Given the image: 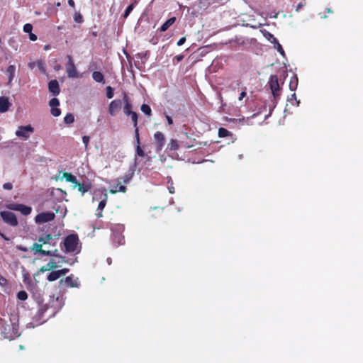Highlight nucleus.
<instances>
[{
	"mask_svg": "<svg viewBox=\"0 0 363 363\" xmlns=\"http://www.w3.org/2000/svg\"><path fill=\"white\" fill-rule=\"evenodd\" d=\"M18 320L15 315L10 317L9 320L0 318L1 325V335L4 339L13 340L20 335Z\"/></svg>",
	"mask_w": 363,
	"mask_h": 363,
	"instance_id": "f257e3e1",
	"label": "nucleus"
},
{
	"mask_svg": "<svg viewBox=\"0 0 363 363\" xmlns=\"http://www.w3.org/2000/svg\"><path fill=\"white\" fill-rule=\"evenodd\" d=\"M79 238L77 235L76 234H70L67 235L64 240V246L65 248V252H72L77 250V247L78 245Z\"/></svg>",
	"mask_w": 363,
	"mask_h": 363,
	"instance_id": "f03ea898",
	"label": "nucleus"
},
{
	"mask_svg": "<svg viewBox=\"0 0 363 363\" xmlns=\"http://www.w3.org/2000/svg\"><path fill=\"white\" fill-rule=\"evenodd\" d=\"M100 199V202L98 205L96 211H102L106 205L108 200V194L106 189H99L96 191L95 196L93 197V200Z\"/></svg>",
	"mask_w": 363,
	"mask_h": 363,
	"instance_id": "7ed1b4c3",
	"label": "nucleus"
},
{
	"mask_svg": "<svg viewBox=\"0 0 363 363\" xmlns=\"http://www.w3.org/2000/svg\"><path fill=\"white\" fill-rule=\"evenodd\" d=\"M30 249L34 251L35 253H39L42 256L60 257L57 249L55 250H45L43 249L42 244L39 242H34Z\"/></svg>",
	"mask_w": 363,
	"mask_h": 363,
	"instance_id": "20e7f679",
	"label": "nucleus"
},
{
	"mask_svg": "<svg viewBox=\"0 0 363 363\" xmlns=\"http://www.w3.org/2000/svg\"><path fill=\"white\" fill-rule=\"evenodd\" d=\"M0 216L4 223L8 225L16 227L18 225V222L16 215L11 211H3L0 212Z\"/></svg>",
	"mask_w": 363,
	"mask_h": 363,
	"instance_id": "39448f33",
	"label": "nucleus"
},
{
	"mask_svg": "<svg viewBox=\"0 0 363 363\" xmlns=\"http://www.w3.org/2000/svg\"><path fill=\"white\" fill-rule=\"evenodd\" d=\"M268 84L274 99H277L280 95V86L279 84L278 77L277 75H272L269 78Z\"/></svg>",
	"mask_w": 363,
	"mask_h": 363,
	"instance_id": "423d86ee",
	"label": "nucleus"
},
{
	"mask_svg": "<svg viewBox=\"0 0 363 363\" xmlns=\"http://www.w3.org/2000/svg\"><path fill=\"white\" fill-rule=\"evenodd\" d=\"M68 60L66 65V72L69 78H77L79 77L78 72L76 69L75 65L71 55H67Z\"/></svg>",
	"mask_w": 363,
	"mask_h": 363,
	"instance_id": "0eeeda50",
	"label": "nucleus"
},
{
	"mask_svg": "<svg viewBox=\"0 0 363 363\" xmlns=\"http://www.w3.org/2000/svg\"><path fill=\"white\" fill-rule=\"evenodd\" d=\"M34 132V128L30 125H21L19 126L18 130L16 131V136L21 138L24 140H27L30 138L31 133Z\"/></svg>",
	"mask_w": 363,
	"mask_h": 363,
	"instance_id": "6e6552de",
	"label": "nucleus"
},
{
	"mask_svg": "<svg viewBox=\"0 0 363 363\" xmlns=\"http://www.w3.org/2000/svg\"><path fill=\"white\" fill-rule=\"evenodd\" d=\"M55 215L52 212H43L38 214L35 218L36 223H45L52 221L55 219Z\"/></svg>",
	"mask_w": 363,
	"mask_h": 363,
	"instance_id": "1a4fd4ad",
	"label": "nucleus"
},
{
	"mask_svg": "<svg viewBox=\"0 0 363 363\" xmlns=\"http://www.w3.org/2000/svg\"><path fill=\"white\" fill-rule=\"evenodd\" d=\"M122 101L121 99L113 100L108 105V112L111 116H115L121 111Z\"/></svg>",
	"mask_w": 363,
	"mask_h": 363,
	"instance_id": "9d476101",
	"label": "nucleus"
},
{
	"mask_svg": "<svg viewBox=\"0 0 363 363\" xmlns=\"http://www.w3.org/2000/svg\"><path fill=\"white\" fill-rule=\"evenodd\" d=\"M154 139L156 144V151L160 152L164 147L165 143V136L162 132L157 131L154 134Z\"/></svg>",
	"mask_w": 363,
	"mask_h": 363,
	"instance_id": "9b49d317",
	"label": "nucleus"
},
{
	"mask_svg": "<svg viewBox=\"0 0 363 363\" xmlns=\"http://www.w3.org/2000/svg\"><path fill=\"white\" fill-rule=\"evenodd\" d=\"M11 210L20 211L23 215L28 216L32 211V208L23 204H11L9 207Z\"/></svg>",
	"mask_w": 363,
	"mask_h": 363,
	"instance_id": "f8f14e48",
	"label": "nucleus"
},
{
	"mask_svg": "<svg viewBox=\"0 0 363 363\" xmlns=\"http://www.w3.org/2000/svg\"><path fill=\"white\" fill-rule=\"evenodd\" d=\"M49 105L51 106L50 112L53 116L57 117L61 114L60 109L57 108L60 105V101L57 98H52L50 101Z\"/></svg>",
	"mask_w": 363,
	"mask_h": 363,
	"instance_id": "ddd939ff",
	"label": "nucleus"
},
{
	"mask_svg": "<svg viewBox=\"0 0 363 363\" xmlns=\"http://www.w3.org/2000/svg\"><path fill=\"white\" fill-rule=\"evenodd\" d=\"M77 279H74L73 274L67 276L65 279H61L60 283L65 284L66 287H79Z\"/></svg>",
	"mask_w": 363,
	"mask_h": 363,
	"instance_id": "4468645a",
	"label": "nucleus"
},
{
	"mask_svg": "<svg viewBox=\"0 0 363 363\" xmlns=\"http://www.w3.org/2000/svg\"><path fill=\"white\" fill-rule=\"evenodd\" d=\"M123 101L124 103L123 112H124L125 115L129 116L133 112L132 111L133 106H132L131 102L129 100V97H128V94L125 92H124L123 94Z\"/></svg>",
	"mask_w": 363,
	"mask_h": 363,
	"instance_id": "2eb2a0df",
	"label": "nucleus"
},
{
	"mask_svg": "<svg viewBox=\"0 0 363 363\" xmlns=\"http://www.w3.org/2000/svg\"><path fill=\"white\" fill-rule=\"evenodd\" d=\"M48 89L54 96H57L60 92L59 83L56 79H53L48 83Z\"/></svg>",
	"mask_w": 363,
	"mask_h": 363,
	"instance_id": "dca6fc26",
	"label": "nucleus"
},
{
	"mask_svg": "<svg viewBox=\"0 0 363 363\" xmlns=\"http://www.w3.org/2000/svg\"><path fill=\"white\" fill-rule=\"evenodd\" d=\"M38 241L40 244H42V245L45 244L55 245V242H52L54 239L52 234H43L38 239Z\"/></svg>",
	"mask_w": 363,
	"mask_h": 363,
	"instance_id": "f3484780",
	"label": "nucleus"
},
{
	"mask_svg": "<svg viewBox=\"0 0 363 363\" xmlns=\"http://www.w3.org/2000/svg\"><path fill=\"white\" fill-rule=\"evenodd\" d=\"M11 106V103L9 101V99L6 96L0 97V112L5 113L6 112Z\"/></svg>",
	"mask_w": 363,
	"mask_h": 363,
	"instance_id": "a211bd4d",
	"label": "nucleus"
},
{
	"mask_svg": "<svg viewBox=\"0 0 363 363\" xmlns=\"http://www.w3.org/2000/svg\"><path fill=\"white\" fill-rule=\"evenodd\" d=\"M58 266L56 263V262L53 259H51L48 263H47L45 265L42 266L40 268L39 272H45L47 271L52 270L55 268H57Z\"/></svg>",
	"mask_w": 363,
	"mask_h": 363,
	"instance_id": "6ab92c4d",
	"label": "nucleus"
},
{
	"mask_svg": "<svg viewBox=\"0 0 363 363\" xmlns=\"http://www.w3.org/2000/svg\"><path fill=\"white\" fill-rule=\"evenodd\" d=\"M75 187H77L79 191L84 194L91 189V184L89 182L79 183L77 182V184H75Z\"/></svg>",
	"mask_w": 363,
	"mask_h": 363,
	"instance_id": "aec40b11",
	"label": "nucleus"
},
{
	"mask_svg": "<svg viewBox=\"0 0 363 363\" xmlns=\"http://www.w3.org/2000/svg\"><path fill=\"white\" fill-rule=\"evenodd\" d=\"M117 180L118 183L114 186V189H110V193L113 194L117 192L125 193L127 190L126 186L121 184V181L119 180V179H118Z\"/></svg>",
	"mask_w": 363,
	"mask_h": 363,
	"instance_id": "412c9836",
	"label": "nucleus"
},
{
	"mask_svg": "<svg viewBox=\"0 0 363 363\" xmlns=\"http://www.w3.org/2000/svg\"><path fill=\"white\" fill-rule=\"evenodd\" d=\"M176 21L175 17H171L168 20H167L160 28V30L161 32L166 31L172 25H173Z\"/></svg>",
	"mask_w": 363,
	"mask_h": 363,
	"instance_id": "4be33fe9",
	"label": "nucleus"
},
{
	"mask_svg": "<svg viewBox=\"0 0 363 363\" xmlns=\"http://www.w3.org/2000/svg\"><path fill=\"white\" fill-rule=\"evenodd\" d=\"M179 147H181L180 142L176 139H171L167 145V149L171 151H176L179 148Z\"/></svg>",
	"mask_w": 363,
	"mask_h": 363,
	"instance_id": "5701e85b",
	"label": "nucleus"
},
{
	"mask_svg": "<svg viewBox=\"0 0 363 363\" xmlns=\"http://www.w3.org/2000/svg\"><path fill=\"white\" fill-rule=\"evenodd\" d=\"M92 78L96 82L104 83V77L103 74L99 71H94L92 73Z\"/></svg>",
	"mask_w": 363,
	"mask_h": 363,
	"instance_id": "b1692460",
	"label": "nucleus"
},
{
	"mask_svg": "<svg viewBox=\"0 0 363 363\" xmlns=\"http://www.w3.org/2000/svg\"><path fill=\"white\" fill-rule=\"evenodd\" d=\"M6 72L9 74V83H11L15 76L16 67L14 65H9L7 67Z\"/></svg>",
	"mask_w": 363,
	"mask_h": 363,
	"instance_id": "393cba45",
	"label": "nucleus"
},
{
	"mask_svg": "<svg viewBox=\"0 0 363 363\" xmlns=\"http://www.w3.org/2000/svg\"><path fill=\"white\" fill-rule=\"evenodd\" d=\"M60 277V273L58 270L57 271H52L47 277V279L49 281H54L57 279H58Z\"/></svg>",
	"mask_w": 363,
	"mask_h": 363,
	"instance_id": "a878e982",
	"label": "nucleus"
},
{
	"mask_svg": "<svg viewBox=\"0 0 363 363\" xmlns=\"http://www.w3.org/2000/svg\"><path fill=\"white\" fill-rule=\"evenodd\" d=\"M63 178L66 179L67 182H71L72 184H77V178L75 176L72 175L71 173L65 172L63 174Z\"/></svg>",
	"mask_w": 363,
	"mask_h": 363,
	"instance_id": "bb28decb",
	"label": "nucleus"
},
{
	"mask_svg": "<svg viewBox=\"0 0 363 363\" xmlns=\"http://www.w3.org/2000/svg\"><path fill=\"white\" fill-rule=\"evenodd\" d=\"M298 86V77L296 75H294L293 77L291 78L290 83H289V89L291 91H295Z\"/></svg>",
	"mask_w": 363,
	"mask_h": 363,
	"instance_id": "cd10ccee",
	"label": "nucleus"
},
{
	"mask_svg": "<svg viewBox=\"0 0 363 363\" xmlns=\"http://www.w3.org/2000/svg\"><path fill=\"white\" fill-rule=\"evenodd\" d=\"M231 135H232V133L226 128H220L218 129V136L220 138H225V137L231 136Z\"/></svg>",
	"mask_w": 363,
	"mask_h": 363,
	"instance_id": "c85d7f7f",
	"label": "nucleus"
},
{
	"mask_svg": "<svg viewBox=\"0 0 363 363\" xmlns=\"http://www.w3.org/2000/svg\"><path fill=\"white\" fill-rule=\"evenodd\" d=\"M140 109L147 116L152 115V110L149 105L144 104L141 106Z\"/></svg>",
	"mask_w": 363,
	"mask_h": 363,
	"instance_id": "c756f323",
	"label": "nucleus"
},
{
	"mask_svg": "<svg viewBox=\"0 0 363 363\" xmlns=\"http://www.w3.org/2000/svg\"><path fill=\"white\" fill-rule=\"evenodd\" d=\"M74 121V116L72 113H67L65 118H64V122L66 124H72L73 123Z\"/></svg>",
	"mask_w": 363,
	"mask_h": 363,
	"instance_id": "7c9ffc66",
	"label": "nucleus"
},
{
	"mask_svg": "<svg viewBox=\"0 0 363 363\" xmlns=\"http://www.w3.org/2000/svg\"><path fill=\"white\" fill-rule=\"evenodd\" d=\"M129 116H130V117H131L133 127L134 128L138 127V113L136 112L133 111Z\"/></svg>",
	"mask_w": 363,
	"mask_h": 363,
	"instance_id": "2f4dec72",
	"label": "nucleus"
},
{
	"mask_svg": "<svg viewBox=\"0 0 363 363\" xmlns=\"http://www.w3.org/2000/svg\"><path fill=\"white\" fill-rule=\"evenodd\" d=\"M136 3V1L133 4H130L127 8L125 10V12L123 13V17L125 18H126L129 14L130 13V12L133 11L134 6H135V4Z\"/></svg>",
	"mask_w": 363,
	"mask_h": 363,
	"instance_id": "473e14b6",
	"label": "nucleus"
},
{
	"mask_svg": "<svg viewBox=\"0 0 363 363\" xmlns=\"http://www.w3.org/2000/svg\"><path fill=\"white\" fill-rule=\"evenodd\" d=\"M17 297L21 301H25L28 298V294L25 291H20L17 294Z\"/></svg>",
	"mask_w": 363,
	"mask_h": 363,
	"instance_id": "72a5a7b5",
	"label": "nucleus"
},
{
	"mask_svg": "<svg viewBox=\"0 0 363 363\" xmlns=\"http://www.w3.org/2000/svg\"><path fill=\"white\" fill-rule=\"evenodd\" d=\"M145 152L143 150L140 145H136V152L135 156L143 157H145Z\"/></svg>",
	"mask_w": 363,
	"mask_h": 363,
	"instance_id": "f704fd0d",
	"label": "nucleus"
},
{
	"mask_svg": "<svg viewBox=\"0 0 363 363\" xmlns=\"http://www.w3.org/2000/svg\"><path fill=\"white\" fill-rule=\"evenodd\" d=\"M113 89L111 86H108L106 87V96L108 99H112L113 97Z\"/></svg>",
	"mask_w": 363,
	"mask_h": 363,
	"instance_id": "c9c22d12",
	"label": "nucleus"
},
{
	"mask_svg": "<svg viewBox=\"0 0 363 363\" xmlns=\"http://www.w3.org/2000/svg\"><path fill=\"white\" fill-rule=\"evenodd\" d=\"M33 26L30 23H26L23 26V31L27 33H32Z\"/></svg>",
	"mask_w": 363,
	"mask_h": 363,
	"instance_id": "e433bc0d",
	"label": "nucleus"
},
{
	"mask_svg": "<svg viewBox=\"0 0 363 363\" xmlns=\"http://www.w3.org/2000/svg\"><path fill=\"white\" fill-rule=\"evenodd\" d=\"M133 177V173H130V174H125L121 179H123V182L125 183V184H127L130 182V180Z\"/></svg>",
	"mask_w": 363,
	"mask_h": 363,
	"instance_id": "4c0bfd02",
	"label": "nucleus"
},
{
	"mask_svg": "<svg viewBox=\"0 0 363 363\" xmlns=\"http://www.w3.org/2000/svg\"><path fill=\"white\" fill-rule=\"evenodd\" d=\"M135 138L137 145H140V134H139L138 127L135 128Z\"/></svg>",
	"mask_w": 363,
	"mask_h": 363,
	"instance_id": "58836bf2",
	"label": "nucleus"
},
{
	"mask_svg": "<svg viewBox=\"0 0 363 363\" xmlns=\"http://www.w3.org/2000/svg\"><path fill=\"white\" fill-rule=\"evenodd\" d=\"M180 145H181V147H184V148H191L194 146V144L192 143L180 141Z\"/></svg>",
	"mask_w": 363,
	"mask_h": 363,
	"instance_id": "ea45409f",
	"label": "nucleus"
},
{
	"mask_svg": "<svg viewBox=\"0 0 363 363\" xmlns=\"http://www.w3.org/2000/svg\"><path fill=\"white\" fill-rule=\"evenodd\" d=\"M89 140H90L89 136L84 135V136L82 137V142L84 144L86 148H87V146L89 145Z\"/></svg>",
	"mask_w": 363,
	"mask_h": 363,
	"instance_id": "a19ab883",
	"label": "nucleus"
},
{
	"mask_svg": "<svg viewBox=\"0 0 363 363\" xmlns=\"http://www.w3.org/2000/svg\"><path fill=\"white\" fill-rule=\"evenodd\" d=\"M3 189L5 190H11L13 189V184L11 182H6L4 184Z\"/></svg>",
	"mask_w": 363,
	"mask_h": 363,
	"instance_id": "79ce46f5",
	"label": "nucleus"
},
{
	"mask_svg": "<svg viewBox=\"0 0 363 363\" xmlns=\"http://www.w3.org/2000/svg\"><path fill=\"white\" fill-rule=\"evenodd\" d=\"M246 96H247V92H246V88L245 87V88H243V90L240 94L238 100L242 101L243 99V98H245Z\"/></svg>",
	"mask_w": 363,
	"mask_h": 363,
	"instance_id": "37998d69",
	"label": "nucleus"
},
{
	"mask_svg": "<svg viewBox=\"0 0 363 363\" xmlns=\"http://www.w3.org/2000/svg\"><path fill=\"white\" fill-rule=\"evenodd\" d=\"M74 21L77 23L82 22V16L80 13H76L74 16Z\"/></svg>",
	"mask_w": 363,
	"mask_h": 363,
	"instance_id": "c03bdc74",
	"label": "nucleus"
},
{
	"mask_svg": "<svg viewBox=\"0 0 363 363\" xmlns=\"http://www.w3.org/2000/svg\"><path fill=\"white\" fill-rule=\"evenodd\" d=\"M69 269L68 268H64V269L58 270L60 277L65 275L66 274H67L69 272Z\"/></svg>",
	"mask_w": 363,
	"mask_h": 363,
	"instance_id": "a18cd8bd",
	"label": "nucleus"
},
{
	"mask_svg": "<svg viewBox=\"0 0 363 363\" xmlns=\"http://www.w3.org/2000/svg\"><path fill=\"white\" fill-rule=\"evenodd\" d=\"M186 41V38L185 37H182V38H180L178 42H177V45L178 46H181Z\"/></svg>",
	"mask_w": 363,
	"mask_h": 363,
	"instance_id": "49530a36",
	"label": "nucleus"
},
{
	"mask_svg": "<svg viewBox=\"0 0 363 363\" xmlns=\"http://www.w3.org/2000/svg\"><path fill=\"white\" fill-rule=\"evenodd\" d=\"M29 38H30V40H32V41H35V40H37V38H37V35H35V34H33V33H29Z\"/></svg>",
	"mask_w": 363,
	"mask_h": 363,
	"instance_id": "de8ad7c7",
	"label": "nucleus"
},
{
	"mask_svg": "<svg viewBox=\"0 0 363 363\" xmlns=\"http://www.w3.org/2000/svg\"><path fill=\"white\" fill-rule=\"evenodd\" d=\"M166 119L169 125L173 124V120L170 116L166 115Z\"/></svg>",
	"mask_w": 363,
	"mask_h": 363,
	"instance_id": "09e8293b",
	"label": "nucleus"
},
{
	"mask_svg": "<svg viewBox=\"0 0 363 363\" xmlns=\"http://www.w3.org/2000/svg\"><path fill=\"white\" fill-rule=\"evenodd\" d=\"M184 58V56L182 55H179L174 57V59L179 62L182 61Z\"/></svg>",
	"mask_w": 363,
	"mask_h": 363,
	"instance_id": "8fccbe9b",
	"label": "nucleus"
},
{
	"mask_svg": "<svg viewBox=\"0 0 363 363\" xmlns=\"http://www.w3.org/2000/svg\"><path fill=\"white\" fill-rule=\"evenodd\" d=\"M277 50H278V51H279L281 55H284V49L282 48V47H281V45L280 44H278Z\"/></svg>",
	"mask_w": 363,
	"mask_h": 363,
	"instance_id": "3c124183",
	"label": "nucleus"
},
{
	"mask_svg": "<svg viewBox=\"0 0 363 363\" xmlns=\"http://www.w3.org/2000/svg\"><path fill=\"white\" fill-rule=\"evenodd\" d=\"M17 249H18L19 250L22 251V252H26L27 251V248L25 247H23L21 245H18L16 247Z\"/></svg>",
	"mask_w": 363,
	"mask_h": 363,
	"instance_id": "603ef678",
	"label": "nucleus"
},
{
	"mask_svg": "<svg viewBox=\"0 0 363 363\" xmlns=\"http://www.w3.org/2000/svg\"><path fill=\"white\" fill-rule=\"evenodd\" d=\"M68 4H69V6H70L72 8H74V6H75V4L73 0H68Z\"/></svg>",
	"mask_w": 363,
	"mask_h": 363,
	"instance_id": "864d4df0",
	"label": "nucleus"
},
{
	"mask_svg": "<svg viewBox=\"0 0 363 363\" xmlns=\"http://www.w3.org/2000/svg\"><path fill=\"white\" fill-rule=\"evenodd\" d=\"M96 216L97 218L102 217L103 216L102 211H97V213H96Z\"/></svg>",
	"mask_w": 363,
	"mask_h": 363,
	"instance_id": "5fc2aeb1",
	"label": "nucleus"
},
{
	"mask_svg": "<svg viewBox=\"0 0 363 363\" xmlns=\"http://www.w3.org/2000/svg\"><path fill=\"white\" fill-rule=\"evenodd\" d=\"M1 238L4 240H9V238L8 237H6L4 234V235H1Z\"/></svg>",
	"mask_w": 363,
	"mask_h": 363,
	"instance_id": "6e6d98bb",
	"label": "nucleus"
},
{
	"mask_svg": "<svg viewBox=\"0 0 363 363\" xmlns=\"http://www.w3.org/2000/svg\"><path fill=\"white\" fill-rule=\"evenodd\" d=\"M292 99H296V94L294 93L293 94H291V99H289V100H292Z\"/></svg>",
	"mask_w": 363,
	"mask_h": 363,
	"instance_id": "4d7b16f0",
	"label": "nucleus"
},
{
	"mask_svg": "<svg viewBox=\"0 0 363 363\" xmlns=\"http://www.w3.org/2000/svg\"><path fill=\"white\" fill-rule=\"evenodd\" d=\"M45 311V309L41 308L39 310V313H43Z\"/></svg>",
	"mask_w": 363,
	"mask_h": 363,
	"instance_id": "13d9d810",
	"label": "nucleus"
},
{
	"mask_svg": "<svg viewBox=\"0 0 363 363\" xmlns=\"http://www.w3.org/2000/svg\"><path fill=\"white\" fill-rule=\"evenodd\" d=\"M301 6H302V4H299L298 5V8H297V9H296V10L298 11V10Z\"/></svg>",
	"mask_w": 363,
	"mask_h": 363,
	"instance_id": "bf43d9fd",
	"label": "nucleus"
},
{
	"mask_svg": "<svg viewBox=\"0 0 363 363\" xmlns=\"http://www.w3.org/2000/svg\"><path fill=\"white\" fill-rule=\"evenodd\" d=\"M328 13H333V11L330 9H328Z\"/></svg>",
	"mask_w": 363,
	"mask_h": 363,
	"instance_id": "052dcab7",
	"label": "nucleus"
},
{
	"mask_svg": "<svg viewBox=\"0 0 363 363\" xmlns=\"http://www.w3.org/2000/svg\"><path fill=\"white\" fill-rule=\"evenodd\" d=\"M60 68V66L59 65V66H57V67H55V69H56V70H58Z\"/></svg>",
	"mask_w": 363,
	"mask_h": 363,
	"instance_id": "680f3d73",
	"label": "nucleus"
},
{
	"mask_svg": "<svg viewBox=\"0 0 363 363\" xmlns=\"http://www.w3.org/2000/svg\"><path fill=\"white\" fill-rule=\"evenodd\" d=\"M39 67H40V69L42 71H43V72H44V69H43V67H40V66L39 65Z\"/></svg>",
	"mask_w": 363,
	"mask_h": 363,
	"instance_id": "e2e57ef3",
	"label": "nucleus"
},
{
	"mask_svg": "<svg viewBox=\"0 0 363 363\" xmlns=\"http://www.w3.org/2000/svg\"><path fill=\"white\" fill-rule=\"evenodd\" d=\"M169 192H170L171 194H173V193H174L173 189H171V190H169Z\"/></svg>",
	"mask_w": 363,
	"mask_h": 363,
	"instance_id": "0e129e2a",
	"label": "nucleus"
},
{
	"mask_svg": "<svg viewBox=\"0 0 363 363\" xmlns=\"http://www.w3.org/2000/svg\"><path fill=\"white\" fill-rule=\"evenodd\" d=\"M169 192H170L171 194H173V193H174L173 189H171V190H169Z\"/></svg>",
	"mask_w": 363,
	"mask_h": 363,
	"instance_id": "69168bd1",
	"label": "nucleus"
},
{
	"mask_svg": "<svg viewBox=\"0 0 363 363\" xmlns=\"http://www.w3.org/2000/svg\"><path fill=\"white\" fill-rule=\"evenodd\" d=\"M20 349H21V350H23V346L20 345Z\"/></svg>",
	"mask_w": 363,
	"mask_h": 363,
	"instance_id": "338daca9",
	"label": "nucleus"
},
{
	"mask_svg": "<svg viewBox=\"0 0 363 363\" xmlns=\"http://www.w3.org/2000/svg\"><path fill=\"white\" fill-rule=\"evenodd\" d=\"M1 235H4V233H2L1 231H0V236L1 237Z\"/></svg>",
	"mask_w": 363,
	"mask_h": 363,
	"instance_id": "774afa93",
	"label": "nucleus"
}]
</instances>
